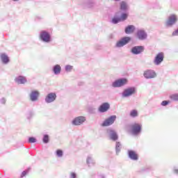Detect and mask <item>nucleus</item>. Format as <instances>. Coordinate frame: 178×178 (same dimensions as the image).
<instances>
[{
    "label": "nucleus",
    "instance_id": "f257e3e1",
    "mask_svg": "<svg viewBox=\"0 0 178 178\" xmlns=\"http://www.w3.org/2000/svg\"><path fill=\"white\" fill-rule=\"evenodd\" d=\"M141 124L138 123L133 124L131 126L130 132L134 134V136H137V134H140L141 133Z\"/></svg>",
    "mask_w": 178,
    "mask_h": 178
},
{
    "label": "nucleus",
    "instance_id": "f03ea898",
    "mask_svg": "<svg viewBox=\"0 0 178 178\" xmlns=\"http://www.w3.org/2000/svg\"><path fill=\"white\" fill-rule=\"evenodd\" d=\"M128 82L129 81L126 78L120 79L114 81L112 86L114 88L123 87V86H126V84H127Z\"/></svg>",
    "mask_w": 178,
    "mask_h": 178
},
{
    "label": "nucleus",
    "instance_id": "7ed1b4c3",
    "mask_svg": "<svg viewBox=\"0 0 178 178\" xmlns=\"http://www.w3.org/2000/svg\"><path fill=\"white\" fill-rule=\"evenodd\" d=\"M115 120H116V115H111L104 121V122L102 124V126L103 127L111 126L115 123Z\"/></svg>",
    "mask_w": 178,
    "mask_h": 178
},
{
    "label": "nucleus",
    "instance_id": "20e7f679",
    "mask_svg": "<svg viewBox=\"0 0 178 178\" xmlns=\"http://www.w3.org/2000/svg\"><path fill=\"white\" fill-rule=\"evenodd\" d=\"M143 76L145 79H155L156 77V72L153 70H147L144 72Z\"/></svg>",
    "mask_w": 178,
    "mask_h": 178
},
{
    "label": "nucleus",
    "instance_id": "39448f33",
    "mask_svg": "<svg viewBox=\"0 0 178 178\" xmlns=\"http://www.w3.org/2000/svg\"><path fill=\"white\" fill-rule=\"evenodd\" d=\"M86 122V117L84 116H79L75 118L72 121V124L74 126H80V124H83Z\"/></svg>",
    "mask_w": 178,
    "mask_h": 178
},
{
    "label": "nucleus",
    "instance_id": "423d86ee",
    "mask_svg": "<svg viewBox=\"0 0 178 178\" xmlns=\"http://www.w3.org/2000/svg\"><path fill=\"white\" fill-rule=\"evenodd\" d=\"M165 58V55L163 54V52H160L156 54L154 60V63L156 65H161L162 62H163V58Z\"/></svg>",
    "mask_w": 178,
    "mask_h": 178
},
{
    "label": "nucleus",
    "instance_id": "0eeeda50",
    "mask_svg": "<svg viewBox=\"0 0 178 178\" xmlns=\"http://www.w3.org/2000/svg\"><path fill=\"white\" fill-rule=\"evenodd\" d=\"M40 38L44 42H49V41H51V35H49V33L45 31L41 32Z\"/></svg>",
    "mask_w": 178,
    "mask_h": 178
},
{
    "label": "nucleus",
    "instance_id": "6e6552de",
    "mask_svg": "<svg viewBox=\"0 0 178 178\" xmlns=\"http://www.w3.org/2000/svg\"><path fill=\"white\" fill-rule=\"evenodd\" d=\"M131 40V38L130 37H124L117 42L116 47H118L119 48H120V47H124V45L128 44Z\"/></svg>",
    "mask_w": 178,
    "mask_h": 178
},
{
    "label": "nucleus",
    "instance_id": "1a4fd4ad",
    "mask_svg": "<svg viewBox=\"0 0 178 178\" xmlns=\"http://www.w3.org/2000/svg\"><path fill=\"white\" fill-rule=\"evenodd\" d=\"M136 93V88H129L125 89L122 93V97H130V95H133V94Z\"/></svg>",
    "mask_w": 178,
    "mask_h": 178
},
{
    "label": "nucleus",
    "instance_id": "9d476101",
    "mask_svg": "<svg viewBox=\"0 0 178 178\" xmlns=\"http://www.w3.org/2000/svg\"><path fill=\"white\" fill-rule=\"evenodd\" d=\"M131 52L134 55H138L144 52V46H135L131 49Z\"/></svg>",
    "mask_w": 178,
    "mask_h": 178
},
{
    "label": "nucleus",
    "instance_id": "9b49d317",
    "mask_svg": "<svg viewBox=\"0 0 178 178\" xmlns=\"http://www.w3.org/2000/svg\"><path fill=\"white\" fill-rule=\"evenodd\" d=\"M56 99V94L54 92L49 93L46 98L45 101L47 102V104H51V102H54Z\"/></svg>",
    "mask_w": 178,
    "mask_h": 178
},
{
    "label": "nucleus",
    "instance_id": "f8f14e48",
    "mask_svg": "<svg viewBox=\"0 0 178 178\" xmlns=\"http://www.w3.org/2000/svg\"><path fill=\"white\" fill-rule=\"evenodd\" d=\"M176 22H177V17L175 15H172L168 17L166 24L167 26H173Z\"/></svg>",
    "mask_w": 178,
    "mask_h": 178
},
{
    "label": "nucleus",
    "instance_id": "ddd939ff",
    "mask_svg": "<svg viewBox=\"0 0 178 178\" xmlns=\"http://www.w3.org/2000/svg\"><path fill=\"white\" fill-rule=\"evenodd\" d=\"M109 108H111V105H109L108 103H103L99 107V112H102V113H104V112H107Z\"/></svg>",
    "mask_w": 178,
    "mask_h": 178
},
{
    "label": "nucleus",
    "instance_id": "4468645a",
    "mask_svg": "<svg viewBox=\"0 0 178 178\" xmlns=\"http://www.w3.org/2000/svg\"><path fill=\"white\" fill-rule=\"evenodd\" d=\"M15 81L17 84H26V83H27V79H26V77L23 76H19L15 78Z\"/></svg>",
    "mask_w": 178,
    "mask_h": 178
},
{
    "label": "nucleus",
    "instance_id": "2eb2a0df",
    "mask_svg": "<svg viewBox=\"0 0 178 178\" xmlns=\"http://www.w3.org/2000/svg\"><path fill=\"white\" fill-rule=\"evenodd\" d=\"M129 156L131 159H133V161H137L138 159V154L133 150H129L128 152Z\"/></svg>",
    "mask_w": 178,
    "mask_h": 178
},
{
    "label": "nucleus",
    "instance_id": "dca6fc26",
    "mask_svg": "<svg viewBox=\"0 0 178 178\" xmlns=\"http://www.w3.org/2000/svg\"><path fill=\"white\" fill-rule=\"evenodd\" d=\"M137 35L139 40H145L147 38V33L143 30L138 31Z\"/></svg>",
    "mask_w": 178,
    "mask_h": 178
},
{
    "label": "nucleus",
    "instance_id": "f3484780",
    "mask_svg": "<svg viewBox=\"0 0 178 178\" xmlns=\"http://www.w3.org/2000/svg\"><path fill=\"white\" fill-rule=\"evenodd\" d=\"M136 30V27L134 25H129L125 28L126 34H131V33H134Z\"/></svg>",
    "mask_w": 178,
    "mask_h": 178
},
{
    "label": "nucleus",
    "instance_id": "a211bd4d",
    "mask_svg": "<svg viewBox=\"0 0 178 178\" xmlns=\"http://www.w3.org/2000/svg\"><path fill=\"white\" fill-rule=\"evenodd\" d=\"M38 95H40V93L38 92V91L35 90V91H33L31 93V101H37V99H38Z\"/></svg>",
    "mask_w": 178,
    "mask_h": 178
},
{
    "label": "nucleus",
    "instance_id": "6ab92c4d",
    "mask_svg": "<svg viewBox=\"0 0 178 178\" xmlns=\"http://www.w3.org/2000/svg\"><path fill=\"white\" fill-rule=\"evenodd\" d=\"M110 133L111 139L113 140V141H116V140L118 138V134H116V132L112 129L110 130Z\"/></svg>",
    "mask_w": 178,
    "mask_h": 178
},
{
    "label": "nucleus",
    "instance_id": "aec40b11",
    "mask_svg": "<svg viewBox=\"0 0 178 178\" xmlns=\"http://www.w3.org/2000/svg\"><path fill=\"white\" fill-rule=\"evenodd\" d=\"M60 70H62V67H60V65H56L53 68L54 74H59V73H60Z\"/></svg>",
    "mask_w": 178,
    "mask_h": 178
},
{
    "label": "nucleus",
    "instance_id": "412c9836",
    "mask_svg": "<svg viewBox=\"0 0 178 178\" xmlns=\"http://www.w3.org/2000/svg\"><path fill=\"white\" fill-rule=\"evenodd\" d=\"M1 59L3 62V63H8L9 62V57H8V56H6V54H1Z\"/></svg>",
    "mask_w": 178,
    "mask_h": 178
},
{
    "label": "nucleus",
    "instance_id": "4be33fe9",
    "mask_svg": "<svg viewBox=\"0 0 178 178\" xmlns=\"http://www.w3.org/2000/svg\"><path fill=\"white\" fill-rule=\"evenodd\" d=\"M120 5L121 10H126L127 9V3L125 1H121Z\"/></svg>",
    "mask_w": 178,
    "mask_h": 178
},
{
    "label": "nucleus",
    "instance_id": "5701e85b",
    "mask_svg": "<svg viewBox=\"0 0 178 178\" xmlns=\"http://www.w3.org/2000/svg\"><path fill=\"white\" fill-rule=\"evenodd\" d=\"M130 116H131V118H137V116H138V111H137V110H132L130 112Z\"/></svg>",
    "mask_w": 178,
    "mask_h": 178
},
{
    "label": "nucleus",
    "instance_id": "b1692460",
    "mask_svg": "<svg viewBox=\"0 0 178 178\" xmlns=\"http://www.w3.org/2000/svg\"><path fill=\"white\" fill-rule=\"evenodd\" d=\"M128 17H129V15H127V13L122 14L121 17H120V21L123 22L126 20V19H127Z\"/></svg>",
    "mask_w": 178,
    "mask_h": 178
},
{
    "label": "nucleus",
    "instance_id": "393cba45",
    "mask_svg": "<svg viewBox=\"0 0 178 178\" xmlns=\"http://www.w3.org/2000/svg\"><path fill=\"white\" fill-rule=\"evenodd\" d=\"M170 98L172 101H178V94L172 95L170 96Z\"/></svg>",
    "mask_w": 178,
    "mask_h": 178
},
{
    "label": "nucleus",
    "instance_id": "a878e982",
    "mask_svg": "<svg viewBox=\"0 0 178 178\" xmlns=\"http://www.w3.org/2000/svg\"><path fill=\"white\" fill-rule=\"evenodd\" d=\"M119 22H121L120 21V17H115L112 19V22L114 23V24H116L119 23Z\"/></svg>",
    "mask_w": 178,
    "mask_h": 178
},
{
    "label": "nucleus",
    "instance_id": "bb28decb",
    "mask_svg": "<svg viewBox=\"0 0 178 178\" xmlns=\"http://www.w3.org/2000/svg\"><path fill=\"white\" fill-rule=\"evenodd\" d=\"M49 142V136L48 135H44L43 138V143L47 144Z\"/></svg>",
    "mask_w": 178,
    "mask_h": 178
},
{
    "label": "nucleus",
    "instance_id": "cd10ccee",
    "mask_svg": "<svg viewBox=\"0 0 178 178\" xmlns=\"http://www.w3.org/2000/svg\"><path fill=\"white\" fill-rule=\"evenodd\" d=\"M121 146H122V145L119 142L116 143L115 149H116L117 152H120V147Z\"/></svg>",
    "mask_w": 178,
    "mask_h": 178
},
{
    "label": "nucleus",
    "instance_id": "c85d7f7f",
    "mask_svg": "<svg viewBox=\"0 0 178 178\" xmlns=\"http://www.w3.org/2000/svg\"><path fill=\"white\" fill-rule=\"evenodd\" d=\"M56 155H57V156H59V157L63 156V151H62L60 149H58L56 151Z\"/></svg>",
    "mask_w": 178,
    "mask_h": 178
},
{
    "label": "nucleus",
    "instance_id": "c756f323",
    "mask_svg": "<svg viewBox=\"0 0 178 178\" xmlns=\"http://www.w3.org/2000/svg\"><path fill=\"white\" fill-rule=\"evenodd\" d=\"M65 70H66V72H72V70H73V66H72V65H67L65 67Z\"/></svg>",
    "mask_w": 178,
    "mask_h": 178
},
{
    "label": "nucleus",
    "instance_id": "7c9ffc66",
    "mask_svg": "<svg viewBox=\"0 0 178 178\" xmlns=\"http://www.w3.org/2000/svg\"><path fill=\"white\" fill-rule=\"evenodd\" d=\"M37 140L34 137H31L29 138V143H35Z\"/></svg>",
    "mask_w": 178,
    "mask_h": 178
},
{
    "label": "nucleus",
    "instance_id": "2f4dec72",
    "mask_svg": "<svg viewBox=\"0 0 178 178\" xmlns=\"http://www.w3.org/2000/svg\"><path fill=\"white\" fill-rule=\"evenodd\" d=\"M169 104V102L168 101H163L161 102V105L162 106H166V105H168Z\"/></svg>",
    "mask_w": 178,
    "mask_h": 178
},
{
    "label": "nucleus",
    "instance_id": "473e14b6",
    "mask_svg": "<svg viewBox=\"0 0 178 178\" xmlns=\"http://www.w3.org/2000/svg\"><path fill=\"white\" fill-rule=\"evenodd\" d=\"M70 177H71V178H76V173L71 172L70 173Z\"/></svg>",
    "mask_w": 178,
    "mask_h": 178
},
{
    "label": "nucleus",
    "instance_id": "72a5a7b5",
    "mask_svg": "<svg viewBox=\"0 0 178 178\" xmlns=\"http://www.w3.org/2000/svg\"><path fill=\"white\" fill-rule=\"evenodd\" d=\"M26 175H27V172L23 171L21 175V177H24V176H26Z\"/></svg>",
    "mask_w": 178,
    "mask_h": 178
},
{
    "label": "nucleus",
    "instance_id": "f704fd0d",
    "mask_svg": "<svg viewBox=\"0 0 178 178\" xmlns=\"http://www.w3.org/2000/svg\"><path fill=\"white\" fill-rule=\"evenodd\" d=\"M1 102H2V104H5V99H3L1 100Z\"/></svg>",
    "mask_w": 178,
    "mask_h": 178
},
{
    "label": "nucleus",
    "instance_id": "c9c22d12",
    "mask_svg": "<svg viewBox=\"0 0 178 178\" xmlns=\"http://www.w3.org/2000/svg\"><path fill=\"white\" fill-rule=\"evenodd\" d=\"M175 173H178V170H175Z\"/></svg>",
    "mask_w": 178,
    "mask_h": 178
},
{
    "label": "nucleus",
    "instance_id": "e433bc0d",
    "mask_svg": "<svg viewBox=\"0 0 178 178\" xmlns=\"http://www.w3.org/2000/svg\"><path fill=\"white\" fill-rule=\"evenodd\" d=\"M115 1H120V0H115Z\"/></svg>",
    "mask_w": 178,
    "mask_h": 178
},
{
    "label": "nucleus",
    "instance_id": "4c0bfd02",
    "mask_svg": "<svg viewBox=\"0 0 178 178\" xmlns=\"http://www.w3.org/2000/svg\"><path fill=\"white\" fill-rule=\"evenodd\" d=\"M13 1H19V0H13Z\"/></svg>",
    "mask_w": 178,
    "mask_h": 178
}]
</instances>
